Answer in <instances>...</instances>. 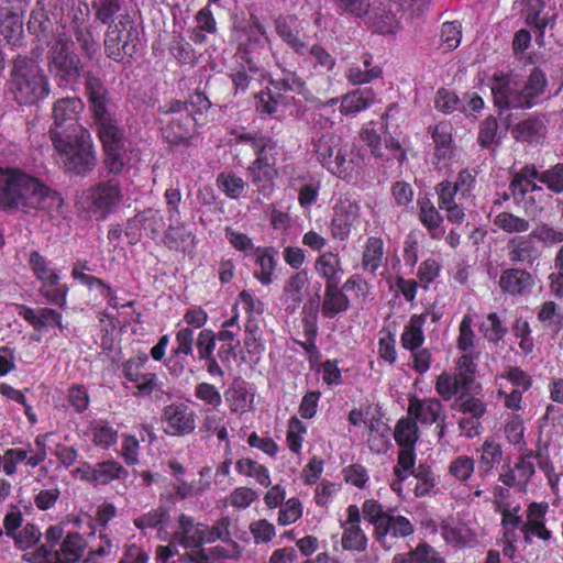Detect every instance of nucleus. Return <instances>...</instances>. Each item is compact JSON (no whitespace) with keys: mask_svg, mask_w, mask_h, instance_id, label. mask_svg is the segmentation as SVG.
<instances>
[{"mask_svg":"<svg viewBox=\"0 0 563 563\" xmlns=\"http://www.w3.org/2000/svg\"><path fill=\"white\" fill-rule=\"evenodd\" d=\"M62 195L40 178L19 167L0 166V209L5 212H45L49 218L62 213Z\"/></svg>","mask_w":563,"mask_h":563,"instance_id":"obj_1","label":"nucleus"},{"mask_svg":"<svg viewBox=\"0 0 563 563\" xmlns=\"http://www.w3.org/2000/svg\"><path fill=\"white\" fill-rule=\"evenodd\" d=\"M85 96L92 123L103 151L125 147V132L120 125L117 108L102 79L91 71L85 74Z\"/></svg>","mask_w":563,"mask_h":563,"instance_id":"obj_2","label":"nucleus"},{"mask_svg":"<svg viewBox=\"0 0 563 563\" xmlns=\"http://www.w3.org/2000/svg\"><path fill=\"white\" fill-rule=\"evenodd\" d=\"M492 93L498 114L510 109H531L537 106L545 92L548 79L545 73L533 67L527 81L521 84L519 76L496 73L492 77Z\"/></svg>","mask_w":563,"mask_h":563,"instance_id":"obj_3","label":"nucleus"},{"mask_svg":"<svg viewBox=\"0 0 563 563\" xmlns=\"http://www.w3.org/2000/svg\"><path fill=\"white\" fill-rule=\"evenodd\" d=\"M51 140L58 152L65 172L85 177L97 166V152L91 133L81 124L70 130H52Z\"/></svg>","mask_w":563,"mask_h":563,"instance_id":"obj_4","label":"nucleus"},{"mask_svg":"<svg viewBox=\"0 0 563 563\" xmlns=\"http://www.w3.org/2000/svg\"><path fill=\"white\" fill-rule=\"evenodd\" d=\"M10 90L22 106H34L51 93L48 76L38 62L26 55H16L11 62Z\"/></svg>","mask_w":563,"mask_h":563,"instance_id":"obj_5","label":"nucleus"},{"mask_svg":"<svg viewBox=\"0 0 563 563\" xmlns=\"http://www.w3.org/2000/svg\"><path fill=\"white\" fill-rule=\"evenodd\" d=\"M107 24L103 40L107 57L120 64L131 63L141 47L140 32L134 19L123 13Z\"/></svg>","mask_w":563,"mask_h":563,"instance_id":"obj_6","label":"nucleus"},{"mask_svg":"<svg viewBox=\"0 0 563 563\" xmlns=\"http://www.w3.org/2000/svg\"><path fill=\"white\" fill-rule=\"evenodd\" d=\"M46 67L59 88L77 84L82 76L81 58L65 34L47 43Z\"/></svg>","mask_w":563,"mask_h":563,"instance_id":"obj_7","label":"nucleus"},{"mask_svg":"<svg viewBox=\"0 0 563 563\" xmlns=\"http://www.w3.org/2000/svg\"><path fill=\"white\" fill-rule=\"evenodd\" d=\"M122 200L121 184L117 179L100 180L90 186L81 197V207L90 218L106 220Z\"/></svg>","mask_w":563,"mask_h":563,"instance_id":"obj_8","label":"nucleus"},{"mask_svg":"<svg viewBox=\"0 0 563 563\" xmlns=\"http://www.w3.org/2000/svg\"><path fill=\"white\" fill-rule=\"evenodd\" d=\"M267 40L266 31L257 19L239 32L234 56L242 68H247L251 74L258 73Z\"/></svg>","mask_w":563,"mask_h":563,"instance_id":"obj_9","label":"nucleus"},{"mask_svg":"<svg viewBox=\"0 0 563 563\" xmlns=\"http://www.w3.org/2000/svg\"><path fill=\"white\" fill-rule=\"evenodd\" d=\"M341 139L333 133H323L316 143L317 159L331 174L346 177L353 169L352 161L340 146Z\"/></svg>","mask_w":563,"mask_h":563,"instance_id":"obj_10","label":"nucleus"},{"mask_svg":"<svg viewBox=\"0 0 563 563\" xmlns=\"http://www.w3.org/2000/svg\"><path fill=\"white\" fill-rule=\"evenodd\" d=\"M172 114L162 126V136L170 150L188 148L197 135L196 117L185 112H162Z\"/></svg>","mask_w":563,"mask_h":563,"instance_id":"obj_11","label":"nucleus"},{"mask_svg":"<svg viewBox=\"0 0 563 563\" xmlns=\"http://www.w3.org/2000/svg\"><path fill=\"white\" fill-rule=\"evenodd\" d=\"M161 420L166 426L164 431L173 437H184L196 429V413L184 402L165 406Z\"/></svg>","mask_w":563,"mask_h":563,"instance_id":"obj_12","label":"nucleus"},{"mask_svg":"<svg viewBox=\"0 0 563 563\" xmlns=\"http://www.w3.org/2000/svg\"><path fill=\"white\" fill-rule=\"evenodd\" d=\"M85 103L79 97H66L56 100L53 104L54 126L49 130H70L79 124L78 115L84 111Z\"/></svg>","mask_w":563,"mask_h":563,"instance_id":"obj_13","label":"nucleus"},{"mask_svg":"<svg viewBox=\"0 0 563 563\" xmlns=\"http://www.w3.org/2000/svg\"><path fill=\"white\" fill-rule=\"evenodd\" d=\"M251 183L257 191L267 197L273 191L274 179L278 172L274 164L269 163L266 155L257 156L255 161L246 168Z\"/></svg>","mask_w":563,"mask_h":563,"instance_id":"obj_14","label":"nucleus"},{"mask_svg":"<svg viewBox=\"0 0 563 563\" xmlns=\"http://www.w3.org/2000/svg\"><path fill=\"white\" fill-rule=\"evenodd\" d=\"M413 532L415 528L408 518L389 514L383 523L377 525V532L374 533V537L388 551L391 549V544L388 543V534L397 539L409 537Z\"/></svg>","mask_w":563,"mask_h":563,"instance_id":"obj_15","label":"nucleus"},{"mask_svg":"<svg viewBox=\"0 0 563 563\" xmlns=\"http://www.w3.org/2000/svg\"><path fill=\"white\" fill-rule=\"evenodd\" d=\"M169 225L162 236L161 242L169 251L187 252L195 245V234L179 221V218L169 221Z\"/></svg>","mask_w":563,"mask_h":563,"instance_id":"obj_16","label":"nucleus"},{"mask_svg":"<svg viewBox=\"0 0 563 563\" xmlns=\"http://www.w3.org/2000/svg\"><path fill=\"white\" fill-rule=\"evenodd\" d=\"M443 406L437 398L419 399L413 396L409 399L408 415L417 422L432 424L441 418Z\"/></svg>","mask_w":563,"mask_h":563,"instance_id":"obj_17","label":"nucleus"},{"mask_svg":"<svg viewBox=\"0 0 563 563\" xmlns=\"http://www.w3.org/2000/svg\"><path fill=\"white\" fill-rule=\"evenodd\" d=\"M84 481L95 486L107 485L114 479H126L129 472L115 460H107L93 465V471L86 472Z\"/></svg>","mask_w":563,"mask_h":563,"instance_id":"obj_18","label":"nucleus"},{"mask_svg":"<svg viewBox=\"0 0 563 563\" xmlns=\"http://www.w3.org/2000/svg\"><path fill=\"white\" fill-rule=\"evenodd\" d=\"M508 256L514 263H525L532 266L540 256L539 247L530 233L526 236H515L508 242Z\"/></svg>","mask_w":563,"mask_h":563,"instance_id":"obj_19","label":"nucleus"},{"mask_svg":"<svg viewBox=\"0 0 563 563\" xmlns=\"http://www.w3.org/2000/svg\"><path fill=\"white\" fill-rule=\"evenodd\" d=\"M357 206L352 202H341L334 207L331 221V232L334 239L345 240L357 218Z\"/></svg>","mask_w":563,"mask_h":563,"instance_id":"obj_20","label":"nucleus"},{"mask_svg":"<svg viewBox=\"0 0 563 563\" xmlns=\"http://www.w3.org/2000/svg\"><path fill=\"white\" fill-rule=\"evenodd\" d=\"M27 31L34 35L37 42H47L53 35V22L46 11V3L43 0H37L34 8L30 13V19L26 23Z\"/></svg>","mask_w":563,"mask_h":563,"instance_id":"obj_21","label":"nucleus"},{"mask_svg":"<svg viewBox=\"0 0 563 563\" xmlns=\"http://www.w3.org/2000/svg\"><path fill=\"white\" fill-rule=\"evenodd\" d=\"M547 133V125L539 115L529 117L511 129V135L517 142L539 143Z\"/></svg>","mask_w":563,"mask_h":563,"instance_id":"obj_22","label":"nucleus"},{"mask_svg":"<svg viewBox=\"0 0 563 563\" xmlns=\"http://www.w3.org/2000/svg\"><path fill=\"white\" fill-rule=\"evenodd\" d=\"M534 284L532 275L519 268L505 269L499 278L500 288L510 295H521Z\"/></svg>","mask_w":563,"mask_h":563,"instance_id":"obj_23","label":"nucleus"},{"mask_svg":"<svg viewBox=\"0 0 563 563\" xmlns=\"http://www.w3.org/2000/svg\"><path fill=\"white\" fill-rule=\"evenodd\" d=\"M211 102L208 97L200 92L196 91L190 95L189 99L186 101L181 100H172L170 102L159 107V112H185L196 117L197 113L201 114L203 111L210 109Z\"/></svg>","mask_w":563,"mask_h":563,"instance_id":"obj_24","label":"nucleus"},{"mask_svg":"<svg viewBox=\"0 0 563 563\" xmlns=\"http://www.w3.org/2000/svg\"><path fill=\"white\" fill-rule=\"evenodd\" d=\"M314 268L319 276L325 280V286L340 285L342 263L336 254L325 252L319 255L314 262Z\"/></svg>","mask_w":563,"mask_h":563,"instance_id":"obj_25","label":"nucleus"},{"mask_svg":"<svg viewBox=\"0 0 563 563\" xmlns=\"http://www.w3.org/2000/svg\"><path fill=\"white\" fill-rule=\"evenodd\" d=\"M350 308L349 297L340 289V285L325 286L321 311L324 318L332 319Z\"/></svg>","mask_w":563,"mask_h":563,"instance_id":"obj_26","label":"nucleus"},{"mask_svg":"<svg viewBox=\"0 0 563 563\" xmlns=\"http://www.w3.org/2000/svg\"><path fill=\"white\" fill-rule=\"evenodd\" d=\"M224 395L230 404V409L239 413L245 412L251 407L254 398V394L249 393L247 383L241 377L234 378Z\"/></svg>","mask_w":563,"mask_h":563,"instance_id":"obj_27","label":"nucleus"},{"mask_svg":"<svg viewBox=\"0 0 563 563\" xmlns=\"http://www.w3.org/2000/svg\"><path fill=\"white\" fill-rule=\"evenodd\" d=\"M170 521L169 510L166 507H158L133 520L134 526L144 531L146 529H157L158 538L165 539L166 526Z\"/></svg>","mask_w":563,"mask_h":563,"instance_id":"obj_28","label":"nucleus"},{"mask_svg":"<svg viewBox=\"0 0 563 563\" xmlns=\"http://www.w3.org/2000/svg\"><path fill=\"white\" fill-rule=\"evenodd\" d=\"M427 320V314H412L409 323L405 327L400 342L401 346L408 351H416L421 347L424 342L423 325Z\"/></svg>","mask_w":563,"mask_h":563,"instance_id":"obj_29","label":"nucleus"},{"mask_svg":"<svg viewBox=\"0 0 563 563\" xmlns=\"http://www.w3.org/2000/svg\"><path fill=\"white\" fill-rule=\"evenodd\" d=\"M477 452L479 453L478 470L484 475L490 474L503 460L501 445L492 437L483 442Z\"/></svg>","mask_w":563,"mask_h":563,"instance_id":"obj_30","label":"nucleus"},{"mask_svg":"<svg viewBox=\"0 0 563 563\" xmlns=\"http://www.w3.org/2000/svg\"><path fill=\"white\" fill-rule=\"evenodd\" d=\"M393 563H445V561L430 544L420 542L416 549L396 554Z\"/></svg>","mask_w":563,"mask_h":563,"instance_id":"obj_31","label":"nucleus"},{"mask_svg":"<svg viewBox=\"0 0 563 563\" xmlns=\"http://www.w3.org/2000/svg\"><path fill=\"white\" fill-rule=\"evenodd\" d=\"M38 291L48 303L58 307L66 305L68 288L65 284L59 283V276L55 272L49 273L46 279L42 280Z\"/></svg>","mask_w":563,"mask_h":563,"instance_id":"obj_32","label":"nucleus"},{"mask_svg":"<svg viewBox=\"0 0 563 563\" xmlns=\"http://www.w3.org/2000/svg\"><path fill=\"white\" fill-rule=\"evenodd\" d=\"M84 553V540L79 533H68L60 548L55 550L57 561L78 563Z\"/></svg>","mask_w":563,"mask_h":563,"instance_id":"obj_33","label":"nucleus"},{"mask_svg":"<svg viewBox=\"0 0 563 563\" xmlns=\"http://www.w3.org/2000/svg\"><path fill=\"white\" fill-rule=\"evenodd\" d=\"M276 253L272 247H257L255 251V263L261 267V272H255L254 276L263 285H269L273 282V273L277 265Z\"/></svg>","mask_w":563,"mask_h":563,"instance_id":"obj_34","label":"nucleus"},{"mask_svg":"<svg viewBox=\"0 0 563 563\" xmlns=\"http://www.w3.org/2000/svg\"><path fill=\"white\" fill-rule=\"evenodd\" d=\"M374 101V93L371 89L355 90L345 95L342 99L340 110L343 114H355L367 109Z\"/></svg>","mask_w":563,"mask_h":563,"instance_id":"obj_35","label":"nucleus"},{"mask_svg":"<svg viewBox=\"0 0 563 563\" xmlns=\"http://www.w3.org/2000/svg\"><path fill=\"white\" fill-rule=\"evenodd\" d=\"M309 280L307 271H299L291 275L284 286V296L286 301L290 302L291 310L294 311L299 307L302 301V289Z\"/></svg>","mask_w":563,"mask_h":563,"instance_id":"obj_36","label":"nucleus"},{"mask_svg":"<svg viewBox=\"0 0 563 563\" xmlns=\"http://www.w3.org/2000/svg\"><path fill=\"white\" fill-rule=\"evenodd\" d=\"M292 19L278 18L276 20V32L297 54L307 51L306 43L299 37V32L292 27Z\"/></svg>","mask_w":563,"mask_h":563,"instance_id":"obj_37","label":"nucleus"},{"mask_svg":"<svg viewBox=\"0 0 563 563\" xmlns=\"http://www.w3.org/2000/svg\"><path fill=\"white\" fill-rule=\"evenodd\" d=\"M23 16L8 15L0 18V33L4 40L14 46H20L23 40Z\"/></svg>","mask_w":563,"mask_h":563,"instance_id":"obj_38","label":"nucleus"},{"mask_svg":"<svg viewBox=\"0 0 563 563\" xmlns=\"http://www.w3.org/2000/svg\"><path fill=\"white\" fill-rule=\"evenodd\" d=\"M452 409L462 413H468L472 418L481 419L486 412L485 404L471 395V390H463L454 400Z\"/></svg>","mask_w":563,"mask_h":563,"instance_id":"obj_39","label":"nucleus"},{"mask_svg":"<svg viewBox=\"0 0 563 563\" xmlns=\"http://www.w3.org/2000/svg\"><path fill=\"white\" fill-rule=\"evenodd\" d=\"M435 108L443 113H452L460 111L466 113V106L464 99L457 96L454 91L446 88H440L434 98Z\"/></svg>","mask_w":563,"mask_h":563,"instance_id":"obj_40","label":"nucleus"},{"mask_svg":"<svg viewBox=\"0 0 563 563\" xmlns=\"http://www.w3.org/2000/svg\"><path fill=\"white\" fill-rule=\"evenodd\" d=\"M342 548L346 551L364 552L367 548V537L360 525H342Z\"/></svg>","mask_w":563,"mask_h":563,"instance_id":"obj_41","label":"nucleus"},{"mask_svg":"<svg viewBox=\"0 0 563 563\" xmlns=\"http://www.w3.org/2000/svg\"><path fill=\"white\" fill-rule=\"evenodd\" d=\"M476 363L471 353H463L456 361V377L463 390H472L475 380Z\"/></svg>","mask_w":563,"mask_h":563,"instance_id":"obj_42","label":"nucleus"},{"mask_svg":"<svg viewBox=\"0 0 563 563\" xmlns=\"http://www.w3.org/2000/svg\"><path fill=\"white\" fill-rule=\"evenodd\" d=\"M394 438L400 448H415L418 440V427L413 419H400L396 427Z\"/></svg>","mask_w":563,"mask_h":563,"instance_id":"obj_43","label":"nucleus"},{"mask_svg":"<svg viewBox=\"0 0 563 563\" xmlns=\"http://www.w3.org/2000/svg\"><path fill=\"white\" fill-rule=\"evenodd\" d=\"M235 468L240 474L254 477L256 482L264 487H268L271 485V476L268 470L254 460L240 459L235 464Z\"/></svg>","mask_w":563,"mask_h":563,"instance_id":"obj_44","label":"nucleus"},{"mask_svg":"<svg viewBox=\"0 0 563 563\" xmlns=\"http://www.w3.org/2000/svg\"><path fill=\"white\" fill-rule=\"evenodd\" d=\"M140 220L143 230L152 240H156L161 236L162 231L165 228V220L159 210L145 209L139 212Z\"/></svg>","mask_w":563,"mask_h":563,"instance_id":"obj_45","label":"nucleus"},{"mask_svg":"<svg viewBox=\"0 0 563 563\" xmlns=\"http://www.w3.org/2000/svg\"><path fill=\"white\" fill-rule=\"evenodd\" d=\"M479 331L489 343L498 344L507 334L508 329L503 324L498 314L492 312L479 325Z\"/></svg>","mask_w":563,"mask_h":563,"instance_id":"obj_46","label":"nucleus"},{"mask_svg":"<svg viewBox=\"0 0 563 563\" xmlns=\"http://www.w3.org/2000/svg\"><path fill=\"white\" fill-rule=\"evenodd\" d=\"M383 241L379 238H368L363 253V267L375 273L380 266L383 258Z\"/></svg>","mask_w":563,"mask_h":563,"instance_id":"obj_47","label":"nucleus"},{"mask_svg":"<svg viewBox=\"0 0 563 563\" xmlns=\"http://www.w3.org/2000/svg\"><path fill=\"white\" fill-rule=\"evenodd\" d=\"M434 387L438 395L445 401L463 393L462 384H460L459 378L449 372H442L438 376Z\"/></svg>","mask_w":563,"mask_h":563,"instance_id":"obj_48","label":"nucleus"},{"mask_svg":"<svg viewBox=\"0 0 563 563\" xmlns=\"http://www.w3.org/2000/svg\"><path fill=\"white\" fill-rule=\"evenodd\" d=\"M419 206V219L421 223L429 230H437L443 221L440 212L434 207L433 202L427 197H419L417 201Z\"/></svg>","mask_w":563,"mask_h":563,"instance_id":"obj_49","label":"nucleus"},{"mask_svg":"<svg viewBox=\"0 0 563 563\" xmlns=\"http://www.w3.org/2000/svg\"><path fill=\"white\" fill-rule=\"evenodd\" d=\"M494 224L507 233H523L530 228L528 220L508 211L498 213L494 219Z\"/></svg>","mask_w":563,"mask_h":563,"instance_id":"obj_50","label":"nucleus"},{"mask_svg":"<svg viewBox=\"0 0 563 563\" xmlns=\"http://www.w3.org/2000/svg\"><path fill=\"white\" fill-rule=\"evenodd\" d=\"M411 475L417 479L413 490L416 497L427 496L435 486L434 474L431 467L426 464H420L418 467L413 468Z\"/></svg>","mask_w":563,"mask_h":563,"instance_id":"obj_51","label":"nucleus"},{"mask_svg":"<svg viewBox=\"0 0 563 563\" xmlns=\"http://www.w3.org/2000/svg\"><path fill=\"white\" fill-rule=\"evenodd\" d=\"M169 52L183 65L194 66L197 62L194 47L181 36L174 37L169 45Z\"/></svg>","mask_w":563,"mask_h":563,"instance_id":"obj_52","label":"nucleus"},{"mask_svg":"<svg viewBox=\"0 0 563 563\" xmlns=\"http://www.w3.org/2000/svg\"><path fill=\"white\" fill-rule=\"evenodd\" d=\"M336 10L355 19H365L371 12V0H333Z\"/></svg>","mask_w":563,"mask_h":563,"instance_id":"obj_53","label":"nucleus"},{"mask_svg":"<svg viewBox=\"0 0 563 563\" xmlns=\"http://www.w3.org/2000/svg\"><path fill=\"white\" fill-rule=\"evenodd\" d=\"M269 85L277 93H282V91L303 93L306 89V82L294 71H285L284 77L271 79Z\"/></svg>","mask_w":563,"mask_h":563,"instance_id":"obj_54","label":"nucleus"},{"mask_svg":"<svg viewBox=\"0 0 563 563\" xmlns=\"http://www.w3.org/2000/svg\"><path fill=\"white\" fill-rule=\"evenodd\" d=\"M218 187L231 199H238L246 188V183L233 174L221 173L217 178Z\"/></svg>","mask_w":563,"mask_h":563,"instance_id":"obj_55","label":"nucleus"},{"mask_svg":"<svg viewBox=\"0 0 563 563\" xmlns=\"http://www.w3.org/2000/svg\"><path fill=\"white\" fill-rule=\"evenodd\" d=\"M365 19L367 22L372 23L380 34L393 33L397 24L394 15L385 9L377 10L371 7L369 15L365 16Z\"/></svg>","mask_w":563,"mask_h":563,"instance_id":"obj_56","label":"nucleus"},{"mask_svg":"<svg viewBox=\"0 0 563 563\" xmlns=\"http://www.w3.org/2000/svg\"><path fill=\"white\" fill-rule=\"evenodd\" d=\"M245 336H244V345L249 353L261 354L264 351V345L262 343L261 331L258 327V321L254 318H249L245 323Z\"/></svg>","mask_w":563,"mask_h":563,"instance_id":"obj_57","label":"nucleus"},{"mask_svg":"<svg viewBox=\"0 0 563 563\" xmlns=\"http://www.w3.org/2000/svg\"><path fill=\"white\" fill-rule=\"evenodd\" d=\"M498 121L494 115H488L479 123L477 143L483 148H489L497 143Z\"/></svg>","mask_w":563,"mask_h":563,"instance_id":"obj_58","label":"nucleus"},{"mask_svg":"<svg viewBox=\"0 0 563 563\" xmlns=\"http://www.w3.org/2000/svg\"><path fill=\"white\" fill-rule=\"evenodd\" d=\"M123 2L124 0H99L92 2L96 20L102 24H107L111 20H114L113 16L121 11Z\"/></svg>","mask_w":563,"mask_h":563,"instance_id":"obj_59","label":"nucleus"},{"mask_svg":"<svg viewBox=\"0 0 563 563\" xmlns=\"http://www.w3.org/2000/svg\"><path fill=\"white\" fill-rule=\"evenodd\" d=\"M473 318L471 314H464L459 327V336L456 340V346L463 353H470L474 347L475 333L472 329Z\"/></svg>","mask_w":563,"mask_h":563,"instance_id":"obj_60","label":"nucleus"},{"mask_svg":"<svg viewBox=\"0 0 563 563\" xmlns=\"http://www.w3.org/2000/svg\"><path fill=\"white\" fill-rule=\"evenodd\" d=\"M283 102V95L277 93L271 87L265 91H261L257 103V111L261 114L274 115L278 111L279 104Z\"/></svg>","mask_w":563,"mask_h":563,"instance_id":"obj_61","label":"nucleus"},{"mask_svg":"<svg viewBox=\"0 0 563 563\" xmlns=\"http://www.w3.org/2000/svg\"><path fill=\"white\" fill-rule=\"evenodd\" d=\"M364 518L374 526V533L377 532V525L383 523L390 512L384 510L382 504L374 499H367L362 506Z\"/></svg>","mask_w":563,"mask_h":563,"instance_id":"obj_62","label":"nucleus"},{"mask_svg":"<svg viewBox=\"0 0 563 563\" xmlns=\"http://www.w3.org/2000/svg\"><path fill=\"white\" fill-rule=\"evenodd\" d=\"M147 362L148 356L146 353H140L135 357L129 358L122 365V373L124 377L131 383L140 382L141 375L143 374L141 373V369Z\"/></svg>","mask_w":563,"mask_h":563,"instance_id":"obj_63","label":"nucleus"},{"mask_svg":"<svg viewBox=\"0 0 563 563\" xmlns=\"http://www.w3.org/2000/svg\"><path fill=\"white\" fill-rule=\"evenodd\" d=\"M540 181L545 184L548 189L555 192H563V163H559L548 170L541 173Z\"/></svg>","mask_w":563,"mask_h":563,"instance_id":"obj_64","label":"nucleus"}]
</instances>
